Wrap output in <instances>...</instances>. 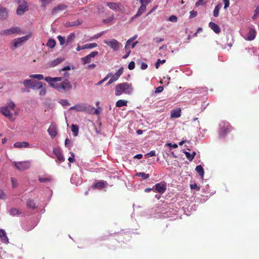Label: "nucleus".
Segmentation results:
<instances>
[{"label": "nucleus", "mask_w": 259, "mask_h": 259, "mask_svg": "<svg viewBox=\"0 0 259 259\" xmlns=\"http://www.w3.org/2000/svg\"><path fill=\"white\" fill-rule=\"evenodd\" d=\"M133 92L132 84L128 82L117 84L115 88V94L120 96L122 94H131Z\"/></svg>", "instance_id": "nucleus-1"}, {"label": "nucleus", "mask_w": 259, "mask_h": 259, "mask_svg": "<svg viewBox=\"0 0 259 259\" xmlns=\"http://www.w3.org/2000/svg\"><path fill=\"white\" fill-rule=\"evenodd\" d=\"M55 86L53 88L59 92H61L62 91H66L70 90L72 88V85L71 83L67 79H65V80L62 82L57 83V84H55Z\"/></svg>", "instance_id": "nucleus-2"}, {"label": "nucleus", "mask_w": 259, "mask_h": 259, "mask_svg": "<svg viewBox=\"0 0 259 259\" xmlns=\"http://www.w3.org/2000/svg\"><path fill=\"white\" fill-rule=\"evenodd\" d=\"M219 126V136L220 137L224 138L225 135L230 131L231 126L229 125V123L226 121L221 122Z\"/></svg>", "instance_id": "nucleus-3"}, {"label": "nucleus", "mask_w": 259, "mask_h": 259, "mask_svg": "<svg viewBox=\"0 0 259 259\" xmlns=\"http://www.w3.org/2000/svg\"><path fill=\"white\" fill-rule=\"evenodd\" d=\"M19 6L17 8L16 13L18 15L21 16L24 12L28 10V5L26 1L19 0L18 2Z\"/></svg>", "instance_id": "nucleus-4"}, {"label": "nucleus", "mask_w": 259, "mask_h": 259, "mask_svg": "<svg viewBox=\"0 0 259 259\" xmlns=\"http://www.w3.org/2000/svg\"><path fill=\"white\" fill-rule=\"evenodd\" d=\"M13 165L16 168L20 170H25L28 169L30 166V162L29 161H24L20 162L14 161Z\"/></svg>", "instance_id": "nucleus-5"}, {"label": "nucleus", "mask_w": 259, "mask_h": 259, "mask_svg": "<svg viewBox=\"0 0 259 259\" xmlns=\"http://www.w3.org/2000/svg\"><path fill=\"white\" fill-rule=\"evenodd\" d=\"M106 5L111 10L116 12H124V7L120 3L107 2Z\"/></svg>", "instance_id": "nucleus-6"}, {"label": "nucleus", "mask_w": 259, "mask_h": 259, "mask_svg": "<svg viewBox=\"0 0 259 259\" xmlns=\"http://www.w3.org/2000/svg\"><path fill=\"white\" fill-rule=\"evenodd\" d=\"M104 42L109 47H110L112 49L115 51L118 50L120 47L119 42L115 39H112L111 40H105Z\"/></svg>", "instance_id": "nucleus-7"}, {"label": "nucleus", "mask_w": 259, "mask_h": 259, "mask_svg": "<svg viewBox=\"0 0 259 259\" xmlns=\"http://www.w3.org/2000/svg\"><path fill=\"white\" fill-rule=\"evenodd\" d=\"M153 187L154 192H158L160 194L164 193L166 189V183L164 182L157 183Z\"/></svg>", "instance_id": "nucleus-8"}, {"label": "nucleus", "mask_w": 259, "mask_h": 259, "mask_svg": "<svg viewBox=\"0 0 259 259\" xmlns=\"http://www.w3.org/2000/svg\"><path fill=\"white\" fill-rule=\"evenodd\" d=\"M45 80L48 82L50 85L52 87H55V84H57V81H60L62 80V77H52L50 76L46 77L45 78Z\"/></svg>", "instance_id": "nucleus-9"}, {"label": "nucleus", "mask_w": 259, "mask_h": 259, "mask_svg": "<svg viewBox=\"0 0 259 259\" xmlns=\"http://www.w3.org/2000/svg\"><path fill=\"white\" fill-rule=\"evenodd\" d=\"M1 112L3 115L11 120H14L15 118H13V113L11 112L10 109H8V107H2L1 108Z\"/></svg>", "instance_id": "nucleus-10"}, {"label": "nucleus", "mask_w": 259, "mask_h": 259, "mask_svg": "<svg viewBox=\"0 0 259 259\" xmlns=\"http://www.w3.org/2000/svg\"><path fill=\"white\" fill-rule=\"evenodd\" d=\"M28 39V36L27 35L23 36L22 37L17 38L14 39L13 40V45L14 48L16 49L22 45V44L26 41Z\"/></svg>", "instance_id": "nucleus-11"}, {"label": "nucleus", "mask_w": 259, "mask_h": 259, "mask_svg": "<svg viewBox=\"0 0 259 259\" xmlns=\"http://www.w3.org/2000/svg\"><path fill=\"white\" fill-rule=\"evenodd\" d=\"M53 153L56 156L57 160L60 163L62 162L65 160V158L62 153L61 150L60 148H54L53 149Z\"/></svg>", "instance_id": "nucleus-12"}, {"label": "nucleus", "mask_w": 259, "mask_h": 259, "mask_svg": "<svg viewBox=\"0 0 259 259\" xmlns=\"http://www.w3.org/2000/svg\"><path fill=\"white\" fill-rule=\"evenodd\" d=\"M48 132L52 138H55L57 134L56 125L53 123H51L48 129Z\"/></svg>", "instance_id": "nucleus-13"}, {"label": "nucleus", "mask_w": 259, "mask_h": 259, "mask_svg": "<svg viewBox=\"0 0 259 259\" xmlns=\"http://www.w3.org/2000/svg\"><path fill=\"white\" fill-rule=\"evenodd\" d=\"M146 9V6L144 4H141V6L139 8L136 14H135L132 18V20L140 16L145 11Z\"/></svg>", "instance_id": "nucleus-14"}, {"label": "nucleus", "mask_w": 259, "mask_h": 259, "mask_svg": "<svg viewBox=\"0 0 259 259\" xmlns=\"http://www.w3.org/2000/svg\"><path fill=\"white\" fill-rule=\"evenodd\" d=\"M19 30V29L17 27H12L9 29H6L3 30L1 32V34L8 35L11 34H14L17 33Z\"/></svg>", "instance_id": "nucleus-15"}, {"label": "nucleus", "mask_w": 259, "mask_h": 259, "mask_svg": "<svg viewBox=\"0 0 259 259\" xmlns=\"http://www.w3.org/2000/svg\"><path fill=\"white\" fill-rule=\"evenodd\" d=\"M255 30L254 29L250 28L246 34V39L248 40H252L255 38Z\"/></svg>", "instance_id": "nucleus-16"}, {"label": "nucleus", "mask_w": 259, "mask_h": 259, "mask_svg": "<svg viewBox=\"0 0 259 259\" xmlns=\"http://www.w3.org/2000/svg\"><path fill=\"white\" fill-rule=\"evenodd\" d=\"M67 6L65 4H60L53 8L52 10V14L53 15L57 13L58 11H63L67 9Z\"/></svg>", "instance_id": "nucleus-17"}, {"label": "nucleus", "mask_w": 259, "mask_h": 259, "mask_svg": "<svg viewBox=\"0 0 259 259\" xmlns=\"http://www.w3.org/2000/svg\"><path fill=\"white\" fill-rule=\"evenodd\" d=\"M209 27L217 34H218L221 31V29L219 26L214 22H210L209 23Z\"/></svg>", "instance_id": "nucleus-18"}, {"label": "nucleus", "mask_w": 259, "mask_h": 259, "mask_svg": "<svg viewBox=\"0 0 259 259\" xmlns=\"http://www.w3.org/2000/svg\"><path fill=\"white\" fill-rule=\"evenodd\" d=\"M0 238L3 242L7 244L9 243V239L6 231L4 229H0Z\"/></svg>", "instance_id": "nucleus-19"}, {"label": "nucleus", "mask_w": 259, "mask_h": 259, "mask_svg": "<svg viewBox=\"0 0 259 259\" xmlns=\"http://www.w3.org/2000/svg\"><path fill=\"white\" fill-rule=\"evenodd\" d=\"M29 145V143L27 142H17L14 144L13 146L15 148H22L28 147Z\"/></svg>", "instance_id": "nucleus-20"}, {"label": "nucleus", "mask_w": 259, "mask_h": 259, "mask_svg": "<svg viewBox=\"0 0 259 259\" xmlns=\"http://www.w3.org/2000/svg\"><path fill=\"white\" fill-rule=\"evenodd\" d=\"M8 16L7 9L4 7L0 6V20L6 19Z\"/></svg>", "instance_id": "nucleus-21"}, {"label": "nucleus", "mask_w": 259, "mask_h": 259, "mask_svg": "<svg viewBox=\"0 0 259 259\" xmlns=\"http://www.w3.org/2000/svg\"><path fill=\"white\" fill-rule=\"evenodd\" d=\"M76 111L78 112H83L88 110V107L84 104H78L75 105Z\"/></svg>", "instance_id": "nucleus-22"}, {"label": "nucleus", "mask_w": 259, "mask_h": 259, "mask_svg": "<svg viewBox=\"0 0 259 259\" xmlns=\"http://www.w3.org/2000/svg\"><path fill=\"white\" fill-rule=\"evenodd\" d=\"M64 60V58H58L56 59H55L52 61H51L49 63V67H53L62 62Z\"/></svg>", "instance_id": "nucleus-23"}, {"label": "nucleus", "mask_w": 259, "mask_h": 259, "mask_svg": "<svg viewBox=\"0 0 259 259\" xmlns=\"http://www.w3.org/2000/svg\"><path fill=\"white\" fill-rule=\"evenodd\" d=\"M181 110L180 108L172 110L170 112V116L172 118H178L181 116Z\"/></svg>", "instance_id": "nucleus-24"}, {"label": "nucleus", "mask_w": 259, "mask_h": 259, "mask_svg": "<svg viewBox=\"0 0 259 259\" xmlns=\"http://www.w3.org/2000/svg\"><path fill=\"white\" fill-rule=\"evenodd\" d=\"M106 183V182L105 181H99V182H98L97 183H96L95 184H94L93 186V187L94 188H97L99 189H101L105 187Z\"/></svg>", "instance_id": "nucleus-25"}, {"label": "nucleus", "mask_w": 259, "mask_h": 259, "mask_svg": "<svg viewBox=\"0 0 259 259\" xmlns=\"http://www.w3.org/2000/svg\"><path fill=\"white\" fill-rule=\"evenodd\" d=\"M75 38V35L74 33L72 32L70 33L68 36L67 37V39L66 40V46L73 41Z\"/></svg>", "instance_id": "nucleus-26"}, {"label": "nucleus", "mask_w": 259, "mask_h": 259, "mask_svg": "<svg viewBox=\"0 0 259 259\" xmlns=\"http://www.w3.org/2000/svg\"><path fill=\"white\" fill-rule=\"evenodd\" d=\"M10 214L11 215L15 216L16 215H19L22 213L20 209L16 208H12L9 210Z\"/></svg>", "instance_id": "nucleus-27"}, {"label": "nucleus", "mask_w": 259, "mask_h": 259, "mask_svg": "<svg viewBox=\"0 0 259 259\" xmlns=\"http://www.w3.org/2000/svg\"><path fill=\"white\" fill-rule=\"evenodd\" d=\"M222 5L221 3L218 4L214 8L213 12V16L217 17L219 16V11L222 8Z\"/></svg>", "instance_id": "nucleus-28"}, {"label": "nucleus", "mask_w": 259, "mask_h": 259, "mask_svg": "<svg viewBox=\"0 0 259 259\" xmlns=\"http://www.w3.org/2000/svg\"><path fill=\"white\" fill-rule=\"evenodd\" d=\"M203 90L202 88H196V89H189L186 91V92L188 94H190L192 93H194L196 94L201 93H202V90Z\"/></svg>", "instance_id": "nucleus-29"}, {"label": "nucleus", "mask_w": 259, "mask_h": 259, "mask_svg": "<svg viewBox=\"0 0 259 259\" xmlns=\"http://www.w3.org/2000/svg\"><path fill=\"white\" fill-rule=\"evenodd\" d=\"M72 132L75 137L77 136L78 134L79 127L77 125L72 124L71 126Z\"/></svg>", "instance_id": "nucleus-30"}, {"label": "nucleus", "mask_w": 259, "mask_h": 259, "mask_svg": "<svg viewBox=\"0 0 259 259\" xmlns=\"http://www.w3.org/2000/svg\"><path fill=\"white\" fill-rule=\"evenodd\" d=\"M196 172L202 177L204 176V170L202 166L201 165H197L195 168Z\"/></svg>", "instance_id": "nucleus-31"}, {"label": "nucleus", "mask_w": 259, "mask_h": 259, "mask_svg": "<svg viewBox=\"0 0 259 259\" xmlns=\"http://www.w3.org/2000/svg\"><path fill=\"white\" fill-rule=\"evenodd\" d=\"M27 206L28 208L34 209L36 207L34 201L32 199H29L27 201Z\"/></svg>", "instance_id": "nucleus-32"}, {"label": "nucleus", "mask_w": 259, "mask_h": 259, "mask_svg": "<svg viewBox=\"0 0 259 259\" xmlns=\"http://www.w3.org/2000/svg\"><path fill=\"white\" fill-rule=\"evenodd\" d=\"M43 83L42 82L39 81L36 83H33L30 88L33 89H40L42 88Z\"/></svg>", "instance_id": "nucleus-33"}, {"label": "nucleus", "mask_w": 259, "mask_h": 259, "mask_svg": "<svg viewBox=\"0 0 259 259\" xmlns=\"http://www.w3.org/2000/svg\"><path fill=\"white\" fill-rule=\"evenodd\" d=\"M56 44V42L55 39L50 38L47 43V46L50 48L53 49L55 47Z\"/></svg>", "instance_id": "nucleus-34"}, {"label": "nucleus", "mask_w": 259, "mask_h": 259, "mask_svg": "<svg viewBox=\"0 0 259 259\" xmlns=\"http://www.w3.org/2000/svg\"><path fill=\"white\" fill-rule=\"evenodd\" d=\"M35 227L34 225H31L29 226V224L28 223H27L26 224H24L22 226V228L23 230L26 231H29L32 230Z\"/></svg>", "instance_id": "nucleus-35"}, {"label": "nucleus", "mask_w": 259, "mask_h": 259, "mask_svg": "<svg viewBox=\"0 0 259 259\" xmlns=\"http://www.w3.org/2000/svg\"><path fill=\"white\" fill-rule=\"evenodd\" d=\"M127 101L125 100H118L116 103V106L118 107H121L122 106H126Z\"/></svg>", "instance_id": "nucleus-36"}, {"label": "nucleus", "mask_w": 259, "mask_h": 259, "mask_svg": "<svg viewBox=\"0 0 259 259\" xmlns=\"http://www.w3.org/2000/svg\"><path fill=\"white\" fill-rule=\"evenodd\" d=\"M33 83V82L31 79H25L23 82L24 85L28 88H30Z\"/></svg>", "instance_id": "nucleus-37"}, {"label": "nucleus", "mask_w": 259, "mask_h": 259, "mask_svg": "<svg viewBox=\"0 0 259 259\" xmlns=\"http://www.w3.org/2000/svg\"><path fill=\"white\" fill-rule=\"evenodd\" d=\"M97 46H98V45L96 43L93 42V43L87 44L83 45V48H85V49H93V48H96Z\"/></svg>", "instance_id": "nucleus-38"}, {"label": "nucleus", "mask_w": 259, "mask_h": 259, "mask_svg": "<svg viewBox=\"0 0 259 259\" xmlns=\"http://www.w3.org/2000/svg\"><path fill=\"white\" fill-rule=\"evenodd\" d=\"M136 176L137 177H141L143 178V179L144 180L148 179L150 177L149 174H145L144 172H137L136 174Z\"/></svg>", "instance_id": "nucleus-39"}, {"label": "nucleus", "mask_w": 259, "mask_h": 259, "mask_svg": "<svg viewBox=\"0 0 259 259\" xmlns=\"http://www.w3.org/2000/svg\"><path fill=\"white\" fill-rule=\"evenodd\" d=\"M91 62V58L88 55L84 57L81 58V62L83 64H86Z\"/></svg>", "instance_id": "nucleus-40"}, {"label": "nucleus", "mask_w": 259, "mask_h": 259, "mask_svg": "<svg viewBox=\"0 0 259 259\" xmlns=\"http://www.w3.org/2000/svg\"><path fill=\"white\" fill-rule=\"evenodd\" d=\"M52 180V178L51 176H49L47 178H38V181L41 183H48L50 182Z\"/></svg>", "instance_id": "nucleus-41"}, {"label": "nucleus", "mask_w": 259, "mask_h": 259, "mask_svg": "<svg viewBox=\"0 0 259 259\" xmlns=\"http://www.w3.org/2000/svg\"><path fill=\"white\" fill-rule=\"evenodd\" d=\"M5 107H8V109L10 110H13L15 107V104L13 101H10L7 103V106Z\"/></svg>", "instance_id": "nucleus-42"}, {"label": "nucleus", "mask_w": 259, "mask_h": 259, "mask_svg": "<svg viewBox=\"0 0 259 259\" xmlns=\"http://www.w3.org/2000/svg\"><path fill=\"white\" fill-rule=\"evenodd\" d=\"M30 78H36L38 80H42L44 78V76L42 74H31L29 76Z\"/></svg>", "instance_id": "nucleus-43"}, {"label": "nucleus", "mask_w": 259, "mask_h": 259, "mask_svg": "<svg viewBox=\"0 0 259 259\" xmlns=\"http://www.w3.org/2000/svg\"><path fill=\"white\" fill-rule=\"evenodd\" d=\"M57 38L60 42V45L63 46L65 44H66V40L64 37L62 36L61 35H58L57 36Z\"/></svg>", "instance_id": "nucleus-44"}, {"label": "nucleus", "mask_w": 259, "mask_h": 259, "mask_svg": "<svg viewBox=\"0 0 259 259\" xmlns=\"http://www.w3.org/2000/svg\"><path fill=\"white\" fill-rule=\"evenodd\" d=\"M111 76V73H108L106 75V77H105L102 80H101V81L98 82L96 85H100L102 84L104 81L107 80L108 79V78L110 77V76Z\"/></svg>", "instance_id": "nucleus-45"}, {"label": "nucleus", "mask_w": 259, "mask_h": 259, "mask_svg": "<svg viewBox=\"0 0 259 259\" xmlns=\"http://www.w3.org/2000/svg\"><path fill=\"white\" fill-rule=\"evenodd\" d=\"M165 62V60H161L160 59H158L156 63H155V67L158 69L159 67L160 64H163Z\"/></svg>", "instance_id": "nucleus-46"}, {"label": "nucleus", "mask_w": 259, "mask_h": 259, "mask_svg": "<svg viewBox=\"0 0 259 259\" xmlns=\"http://www.w3.org/2000/svg\"><path fill=\"white\" fill-rule=\"evenodd\" d=\"M59 103L61 104L63 106L70 105V103L68 102V100L66 99L61 100L59 101Z\"/></svg>", "instance_id": "nucleus-47"}, {"label": "nucleus", "mask_w": 259, "mask_h": 259, "mask_svg": "<svg viewBox=\"0 0 259 259\" xmlns=\"http://www.w3.org/2000/svg\"><path fill=\"white\" fill-rule=\"evenodd\" d=\"M184 153H185L187 158L190 161H191L193 160V156H192L191 154L187 151H184Z\"/></svg>", "instance_id": "nucleus-48"}, {"label": "nucleus", "mask_w": 259, "mask_h": 259, "mask_svg": "<svg viewBox=\"0 0 259 259\" xmlns=\"http://www.w3.org/2000/svg\"><path fill=\"white\" fill-rule=\"evenodd\" d=\"M7 199V195L2 190H0V199L6 200Z\"/></svg>", "instance_id": "nucleus-49"}, {"label": "nucleus", "mask_w": 259, "mask_h": 259, "mask_svg": "<svg viewBox=\"0 0 259 259\" xmlns=\"http://www.w3.org/2000/svg\"><path fill=\"white\" fill-rule=\"evenodd\" d=\"M123 68L121 67L115 73L116 76H117L118 77H120V76L123 73Z\"/></svg>", "instance_id": "nucleus-50"}, {"label": "nucleus", "mask_w": 259, "mask_h": 259, "mask_svg": "<svg viewBox=\"0 0 259 259\" xmlns=\"http://www.w3.org/2000/svg\"><path fill=\"white\" fill-rule=\"evenodd\" d=\"M197 15V12L194 10H192L190 12V18H193L195 17Z\"/></svg>", "instance_id": "nucleus-51"}, {"label": "nucleus", "mask_w": 259, "mask_h": 259, "mask_svg": "<svg viewBox=\"0 0 259 259\" xmlns=\"http://www.w3.org/2000/svg\"><path fill=\"white\" fill-rule=\"evenodd\" d=\"M190 188L191 189H195L197 191L200 190V187L197 186V185L196 183H194L193 184L190 185Z\"/></svg>", "instance_id": "nucleus-52"}, {"label": "nucleus", "mask_w": 259, "mask_h": 259, "mask_svg": "<svg viewBox=\"0 0 259 259\" xmlns=\"http://www.w3.org/2000/svg\"><path fill=\"white\" fill-rule=\"evenodd\" d=\"M168 20L172 22H176L177 21V17L175 15H171L168 18Z\"/></svg>", "instance_id": "nucleus-53"}, {"label": "nucleus", "mask_w": 259, "mask_h": 259, "mask_svg": "<svg viewBox=\"0 0 259 259\" xmlns=\"http://www.w3.org/2000/svg\"><path fill=\"white\" fill-rule=\"evenodd\" d=\"M135 63L134 61H131V62H130V63L128 64V68L130 69V70H133L135 68Z\"/></svg>", "instance_id": "nucleus-54"}, {"label": "nucleus", "mask_w": 259, "mask_h": 259, "mask_svg": "<svg viewBox=\"0 0 259 259\" xmlns=\"http://www.w3.org/2000/svg\"><path fill=\"white\" fill-rule=\"evenodd\" d=\"M155 155H156L155 151L154 150H152V151H151L150 152L147 153L145 155V156L147 157H149L154 156Z\"/></svg>", "instance_id": "nucleus-55"}, {"label": "nucleus", "mask_w": 259, "mask_h": 259, "mask_svg": "<svg viewBox=\"0 0 259 259\" xmlns=\"http://www.w3.org/2000/svg\"><path fill=\"white\" fill-rule=\"evenodd\" d=\"M71 141L69 139L67 138L66 139L65 141V146L67 147L68 148H70L71 147V146H70L69 145L71 144Z\"/></svg>", "instance_id": "nucleus-56"}, {"label": "nucleus", "mask_w": 259, "mask_h": 259, "mask_svg": "<svg viewBox=\"0 0 259 259\" xmlns=\"http://www.w3.org/2000/svg\"><path fill=\"white\" fill-rule=\"evenodd\" d=\"M71 22V25L72 27L76 26H77V25L81 24V22L79 20H77L75 21Z\"/></svg>", "instance_id": "nucleus-57"}, {"label": "nucleus", "mask_w": 259, "mask_h": 259, "mask_svg": "<svg viewBox=\"0 0 259 259\" xmlns=\"http://www.w3.org/2000/svg\"><path fill=\"white\" fill-rule=\"evenodd\" d=\"M163 91V87L162 86H159L158 87H157L154 93L157 94V93H161L162 91Z\"/></svg>", "instance_id": "nucleus-58"}, {"label": "nucleus", "mask_w": 259, "mask_h": 259, "mask_svg": "<svg viewBox=\"0 0 259 259\" xmlns=\"http://www.w3.org/2000/svg\"><path fill=\"white\" fill-rule=\"evenodd\" d=\"M224 3V9L226 10L229 7L230 5L229 0H223Z\"/></svg>", "instance_id": "nucleus-59"}, {"label": "nucleus", "mask_w": 259, "mask_h": 259, "mask_svg": "<svg viewBox=\"0 0 259 259\" xmlns=\"http://www.w3.org/2000/svg\"><path fill=\"white\" fill-rule=\"evenodd\" d=\"M166 146L169 147L170 148H176L178 147V145L176 144H171L170 143H166L165 145Z\"/></svg>", "instance_id": "nucleus-60"}, {"label": "nucleus", "mask_w": 259, "mask_h": 259, "mask_svg": "<svg viewBox=\"0 0 259 259\" xmlns=\"http://www.w3.org/2000/svg\"><path fill=\"white\" fill-rule=\"evenodd\" d=\"M153 40L155 42H156L157 43H159L160 42H161V41H163L164 39L162 38H160V37H156L153 38Z\"/></svg>", "instance_id": "nucleus-61"}, {"label": "nucleus", "mask_w": 259, "mask_h": 259, "mask_svg": "<svg viewBox=\"0 0 259 259\" xmlns=\"http://www.w3.org/2000/svg\"><path fill=\"white\" fill-rule=\"evenodd\" d=\"M98 54V52L97 51H93L91 52L90 54L88 55V56L90 58H93L96 56Z\"/></svg>", "instance_id": "nucleus-62"}, {"label": "nucleus", "mask_w": 259, "mask_h": 259, "mask_svg": "<svg viewBox=\"0 0 259 259\" xmlns=\"http://www.w3.org/2000/svg\"><path fill=\"white\" fill-rule=\"evenodd\" d=\"M44 6H45L46 5L50 4L53 0H40Z\"/></svg>", "instance_id": "nucleus-63"}, {"label": "nucleus", "mask_w": 259, "mask_h": 259, "mask_svg": "<svg viewBox=\"0 0 259 259\" xmlns=\"http://www.w3.org/2000/svg\"><path fill=\"white\" fill-rule=\"evenodd\" d=\"M148 67V65L146 63H144V62H142L141 64V69H142V70H145L146 69H147Z\"/></svg>", "instance_id": "nucleus-64"}]
</instances>
